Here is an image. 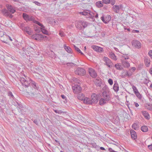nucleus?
Returning a JSON list of instances; mask_svg holds the SVG:
<instances>
[{
    "mask_svg": "<svg viewBox=\"0 0 152 152\" xmlns=\"http://www.w3.org/2000/svg\"><path fill=\"white\" fill-rule=\"evenodd\" d=\"M104 88L105 90L102 94V98L99 101V104L100 105H103L107 103L110 99V93L108 88L106 86H105Z\"/></svg>",
    "mask_w": 152,
    "mask_h": 152,
    "instance_id": "nucleus-1",
    "label": "nucleus"
},
{
    "mask_svg": "<svg viewBox=\"0 0 152 152\" xmlns=\"http://www.w3.org/2000/svg\"><path fill=\"white\" fill-rule=\"evenodd\" d=\"M24 77H21L20 80L21 83L23 86H24L26 87H28V88H30L31 89V88L30 86H29V85L31 83L33 87L34 88H37L36 83L35 82L30 80L28 78H27L25 76Z\"/></svg>",
    "mask_w": 152,
    "mask_h": 152,
    "instance_id": "nucleus-2",
    "label": "nucleus"
},
{
    "mask_svg": "<svg viewBox=\"0 0 152 152\" xmlns=\"http://www.w3.org/2000/svg\"><path fill=\"white\" fill-rule=\"evenodd\" d=\"M103 60L105 62L104 64L106 65L108 68H110L113 66V64L111 60L108 57L104 56L103 58Z\"/></svg>",
    "mask_w": 152,
    "mask_h": 152,
    "instance_id": "nucleus-3",
    "label": "nucleus"
},
{
    "mask_svg": "<svg viewBox=\"0 0 152 152\" xmlns=\"http://www.w3.org/2000/svg\"><path fill=\"white\" fill-rule=\"evenodd\" d=\"M99 96V94H97L95 93H93L91 97V99L92 102V103H96L98 101V97Z\"/></svg>",
    "mask_w": 152,
    "mask_h": 152,
    "instance_id": "nucleus-4",
    "label": "nucleus"
},
{
    "mask_svg": "<svg viewBox=\"0 0 152 152\" xmlns=\"http://www.w3.org/2000/svg\"><path fill=\"white\" fill-rule=\"evenodd\" d=\"M76 74L78 75H83L86 73L85 70L83 68H77L75 71Z\"/></svg>",
    "mask_w": 152,
    "mask_h": 152,
    "instance_id": "nucleus-5",
    "label": "nucleus"
},
{
    "mask_svg": "<svg viewBox=\"0 0 152 152\" xmlns=\"http://www.w3.org/2000/svg\"><path fill=\"white\" fill-rule=\"evenodd\" d=\"M23 18L26 21H32L34 20V17L29 15L25 13H23Z\"/></svg>",
    "mask_w": 152,
    "mask_h": 152,
    "instance_id": "nucleus-6",
    "label": "nucleus"
},
{
    "mask_svg": "<svg viewBox=\"0 0 152 152\" xmlns=\"http://www.w3.org/2000/svg\"><path fill=\"white\" fill-rule=\"evenodd\" d=\"M132 43L133 46L137 48H140L141 47V43L137 40H134L132 41Z\"/></svg>",
    "mask_w": 152,
    "mask_h": 152,
    "instance_id": "nucleus-7",
    "label": "nucleus"
},
{
    "mask_svg": "<svg viewBox=\"0 0 152 152\" xmlns=\"http://www.w3.org/2000/svg\"><path fill=\"white\" fill-rule=\"evenodd\" d=\"M73 92L75 93H78L81 91L82 88L81 87L78 85H75L72 87Z\"/></svg>",
    "mask_w": 152,
    "mask_h": 152,
    "instance_id": "nucleus-8",
    "label": "nucleus"
},
{
    "mask_svg": "<svg viewBox=\"0 0 152 152\" xmlns=\"http://www.w3.org/2000/svg\"><path fill=\"white\" fill-rule=\"evenodd\" d=\"M88 72L90 75L92 77L95 78L97 76V74L95 71L92 68L88 69Z\"/></svg>",
    "mask_w": 152,
    "mask_h": 152,
    "instance_id": "nucleus-9",
    "label": "nucleus"
},
{
    "mask_svg": "<svg viewBox=\"0 0 152 152\" xmlns=\"http://www.w3.org/2000/svg\"><path fill=\"white\" fill-rule=\"evenodd\" d=\"M91 48L94 50L99 53L102 52L103 51L102 48L95 45H92Z\"/></svg>",
    "mask_w": 152,
    "mask_h": 152,
    "instance_id": "nucleus-10",
    "label": "nucleus"
},
{
    "mask_svg": "<svg viewBox=\"0 0 152 152\" xmlns=\"http://www.w3.org/2000/svg\"><path fill=\"white\" fill-rule=\"evenodd\" d=\"M6 7L8 10L11 13H14L15 12V9L14 7L9 5L6 4Z\"/></svg>",
    "mask_w": 152,
    "mask_h": 152,
    "instance_id": "nucleus-11",
    "label": "nucleus"
},
{
    "mask_svg": "<svg viewBox=\"0 0 152 152\" xmlns=\"http://www.w3.org/2000/svg\"><path fill=\"white\" fill-rule=\"evenodd\" d=\"M121 8V6H118L116 5H114L113 7V11L116 13H119Z\"/></svg>",
    "mask_w": 152,
    "mask_h": 152,
    "instance_id": "nucleus-12",
    "label": "nucleus"
},
{
    "mask_svg": "<svg viewBox=\"0 0 152 152\" xmlns=\"http://www.w3.org/2000/svg\"><path fill=\"white\" fill-rule=\"evenodd\" d=\"M23 30L24 31H25L28 34L31 35L32 33V31L29 27H25L23 29Z\"/></svg>",
    "mask_w": 152,
    "mask_h": 152,
    "instance_id": "nucleus-13",
    "label": "nucleus"
},
{
    "mask_svg": "<svg viewBox=\"0 0 152 152\" xmlns=\"http://www.w3.org/2000/svg\"><path fill=\"white\" fill-rule=\"evenodd\" d=\"M94 82L97 86H100L102 83L101 81V79L99 77H97L94 80Z\"/></svg>",
    "mask_w": 152,
    "mask_h": 152,
    "instance_id": "nucleus-14",
    "label": "nucleus"
},
{
    "mask_svg": "<svg viewBox=\"0 0 152 152\" xmlns=\"http://www.w3.org/2000/svg\"><path fill=\"white\" fill-rule=\"evenodd\" d=\"M83 102L85 104H92V102L91 101V99L87 97H85L84 98L83 100Z\"/></svg>",
    "mask_w": 152,
    "mask_h": 152,
    "instance_id": "nucleus-15",
    "label": "nucleus"
},
{
    "mask_svg": "<svg viewBox=\"0 0 152 152\" xmlns=\"http://www.w3.org/2000/svg\"><path fill=\"white\" fill-rule=\"evenodd\" d=\"M130 132L132 138L133 140L136 139L137 136L136 132L133 130H131Z\"/></svg>",
    "mask_w": 152,
    "mask_h": 152,
    "instance_id": "nucleus-16",
    "label": "nucleus"
},
{
    "mask_svg": "<svg viewBox=\"0 0 152 152\" xmlns=\"http://www.w3.org/2000/svg\"><path fill=\"white\" fill-rule=\"evenodd\" d=\"M1 12L3 15L6 17H8L9 12L7 10L5 9H3L1 10Z\"/></svg>",
    "mask_w": 152,
    "mask_h": 152,
    "instance_id": "nucleus-17",
    "label": "nucleus"
},
{
    "mask_svg": "<svg viewBox=\"0 0 152 152\" xmlns=\"http://www.w3.org/2000/svg\"><path fill=\"white\" fill-rule=\"evenodd\" d=\"M47 37L45 36H43L40 34H37V39L38 41H40L42 39Z\"/></svg>",
    "mask_w": 152,
    "mask_h": 152,
    "instance_id": "nucleus-18",
    "label": "nucleus"
},
{
    "mask_svg": "<svg viewBox=\"0 0 152 152\" xmlns=\"http://www.w3.org/2000/svg\"><path fill=\"white\" fill-rule=\"evenodd\" d=\"M122 64L126 68H128L130 66L129 63L126 60H123L122 61Z\"/></svg>",
    "mask_w": 152,
    "mask_h": 152,
    "instance_id": "nucleus-19",
    "label": "nucleus"
},
{
    "mask_svg": "<svg viewBox=\"0 0 152 152\" xmlns=\"http://www.w3.org/2000/svg\"><path fill=\"white\" fill-rule=\"evenodd\" d=\"M64 48L65 50L69 53H72V50L70 47L69 46H67L66 44L64 45Z\"/></svg>",
    "mask_w": 152,
    "mask_h": 152,
    "instance_id": "nucleus-20",
    "label": "nucleus"
},
{
    "mask_svg": "<svg viewBox=\"0 0 152 152\" xmlns=\"http://www.w3.org/2000/svg\"><path fill=\"white\" fill-rule=\"evenodd\" d=\"M109 57L110 58L115 61H116L117 59V57L115 56V54L111 52L110 53Z\"/></svg>",
    "mask_w": 152,
    "mask_h": 152,
    "instance_id": "nucleus-21",
    "label": "nucleus"
},
{
    "mask_svg": "<svg viewBox=\"0 0 152 152\" xmlns=\"http://www.w3.org/2000/svg\"><path fill=\"white\" fill-rule=\"evenodd\" d=\"M84 95L82 93H79L77 95V98L80 100H83L84 98H85Z\"/></svg>",
    "mask_w": 152,
    "mask_h": 152,
    "instance_id": "nucleus-22",
    "label": "nucleus"
},
{
    "mask_svg": "<svg viewBox=\"0 0 152 152\" xmlns=\"http://www.w3.org/2000/svg\"><path fill=\"white\" fill-rule=\"evenodd\" d=\"M89 11V10H85L83 12H80L79 14L83 15H88V16Z\"/></svg>",
    "mask_w": 152,
    "mask_h": 152,
    "instance_id": "nucleus-23",
    "label": "nucleus"
},
{
    "mask_svg": "<svg viewBox=\"0 0 152 152\" xmlns=\"http://www.w3.org/2000/svg\"><path fill=\"white\" fill-rule=\"evenodd\" d=\"M142 113L144 117L146 118L147 119L149 118L150 116L147 112L145 111H142Z\"/></svg>",
    "mask_w": 152,
    "mask_h": 152,
    "instance_id": "nucleus-24",
    "label": "nucleus"
},
{
    "mask_svg": "<svg viewBox=\"0 0 152 152\" xmlns=\"http://www.w3.org/2000/svg\"><path fill=\"white\" fill-rule=\"evenodd\" d=\"M113 88L115 92H117L118 91L119 87L118 84L117 83H114L113 86Z\"/></svg>",
    "mask_w": 152,
    "mask_h": 152,
    "instance_id": "nucleus-25",
    "label": "nucleus"
},
{
    "mask_svg": "<svg viewBox=\"0 0 152 152\" xmlns=\"http://www.w3.org/2000/svg\"><path fill=\"white\" fill-rule=\"evenodd\" d=\"M96 4V6L98 7H101L103 6V2L100 1H97Z\"/></svg>",
    "mask_w": 152,
    "mask_h": 152,
    "instance_id": "nucleus-26",
    "label": "nucleus"
},
{
    "mask_svg": "<svg viewBox=\"0 0 152 152\" xmlns=\"http://www.w3.org/2000/svg\"><path fill=\"white\" fill-rule=\"evenodd\" d=\"M81 23V21L77 22L76 25L77 28L79 29H81L82 27Z\"/></svg>",
    "mask_w": 152,
    "mask_h": 152,
    "instance_id": "nucleus-27",
    "label": "nucleus"
},
{
    "mask_svg": "<svg viewBox=\"0 0 152 152\" xmlns=\"http://www.w3.org/2000/svg\"><path fill=\"white\" fill-rule=\"evenodd\" d=\"M123 74H124V75H122L123 77H125L126 76L130 77L132 75V74L130 73H128V72L126 71H124L122 73Z\"/></svg>",
    "mask_w": 152,
    "mask_h": 152,
    "instance_id": "nucleus-28",
    "label": "nucleus"
},
{
    "mask_svg": "<svg viewBox=\"0 0 152 152\" xmlns=\"http://www.w3.org/2000/svg\"><path fill=\"white\" fill-rule=\"evenodd\" d=\"M115 67L116 69L119 70H121L123 69V67H122L121 65L118 63L116 64H115Z\"/></svg>",
    "mask_w": 152,
    "mask_h": 152,
    "instance_id": "nucleus-29",
    "label": "nucleus"
},
{
    "mask_svg": "<svg viewBox=\"0 0 152 152\" xmlns=\"http://www.w3.org/2000/svg\"><path fill=\"white\" fill-rule=\"evenodd\" d=\"M101 20H102V21L105 23H107V22L109 20H110L111 19V17L110 16H109L108 17V19L107 20H106V21H105L104 17L102 16L101 18Z\"/></svg>",
    "mask_w": 152,
    "mask_h": 152,
    "instance_id": "nucleus-30",
    "label": "nucleus"
},
{
    "mask_svg": "<svg viewBox=\"0 0 152 152\" xmlns=\"http://www.w3.org/2000/svg\"><path fill=\"white\" fill-rule=\"evenodd\" d=\"M141 129L142 132H146L148 131V128L147 126H143L141 127Z\"/></svg>",
    "mask_w": 152,
    "mask_h": 152,
    "instance_id": "nucleus-31",
    "label": "nucleus"
},
{
    "mask_svg": "<svg viewBox=\"0 0 152 152\" xmlns=\"http://www.w3.org/2000/svg\"><path fill=\"white\" fill-rule=\"evenodd\" d=\"M74 48L75 49V50L79 53H81V55H83V53L75 45H74Z\"/></svg>",
    "mask_w": 152,
    "mask_h": 152,
    "instance_id": "nucleus-32",
    "label": "nucleus"
},
{
    "mask_svg": "<svg viewBox=\"0 0 152 152\" xmlns=\"http://www.w3.org/2000/svg\"><path fill=\"white\" fill-rule=\"evenodd\" d=\"M144 61L146 66L147 67L148 66L150 65V60L146 58L145 59Z\"/></svg>",
    "mask_w": 152,
    "mask_h": 152,
    "instance_id": "nucleus-33",
    "label": "nucleus"
},
{
    "mask_svg": "<svg viewBox=\"0 0 152 152\" xmlns=\"http://www.w3.org/2000/svg\"><path fill=\"white\" fill-rule=\"evenodd\" d=\"M81 21L82 23L81 24L82 25V26L84 28L87 27V22L84 21Z\"/></svg>",
    "mask_w": 152,
    "mask_h": 152,
    "instance_id": "nucleus-34",
    "label": "nucleus"
},
{
    "mask_svg": "<svg viewBox=\"0 0 152 152\" xmlns=\"http://www.w3.org/2000/svg\"><path fill=\"white\" fill-rule=\"evenodd\" d=\"M94 17V13L91 12V11H90L88 14V17L93 19Z\"/></svg>",
    "mask_w": 152,
    "mask_h": 152,
    "instance_id": "nucleus-35",
    "label": "nucleus"
},
{
    "mask_svg": "<svg viewBox=\"0 0 152 152\" xmlns=\"http://www.w3.org/2000/svg\"><path fill=\"white\" fill-rule=\"evenodd\" d=\"M34 23H35L38 24L39 26H40L42 28H45V26L41 23H40L39 22L35 20L34 21Z\"/></svg>",
    "mask_w": 152,
    "mask_h": 152,
    "instance_id": "nucleus-36",
    "label": "nucleus"
},
{
    "mask_svg": "<svg viewBox=\"0 0 152 152\" xmlns=\"http://www.w3.org/2000/svg\"><path fill=\"white\" fill-rule=\"evenodd\" d=\"M41 31L42 32L45 34H48V31L45 29V28H42L41 29Z\"/></svg>",
    "mask_w": 152,
    "mask_h": 152,
    "instance_id": "nucleus-37",
    "label": "nucleus"
},
{
    "mask_svg": "<svg viewBox=\"0 0 152 152\" xmlns=\"http://www.w3.org/2000/svg\"><path fill=\"white\" fill-rule=\"evenodd\" d=\"M132 128L136 130L138 129V127H137V124H134L132 126Z\"/></svg>",
    "mask_w": 152,
    "mask_h": 152,
    "instance_id": "nucleus-38",
    "label": "nucleus"
},
{
    "mask_svg": "<svg viewBox=\"0 0 152 152\" xmlns=\"http://www.w3.org/2000/svg\"><path fill=\"white\" fill-rule=\"evenodd\" d=\"M103 3L105 4H107L111 2L110 0H102Z\"/></svg>",
    "mask_w": 152,
    "mask_h": 152,
    "instance_id": "nucleus-39",
    "label": "nucleus"
},
{
    "mask_svg": "<svg viewBox=\"0 0 152 152\" xmlns=\"http://www.w3.org/2000/svg\"><path fill=\"white\" fill-rule=\"evenodd\" d=\"M66 65L68 66H75V64L72 62L67 63H66Z\"/></svg>",
    "mask_w": 152,
    "mask_h": 152,
    "instance_id": "nucleus-40",
    "label": "nucleus"
},
{
    "mask_svg": "<svg viewBox=\"0 0 152 152\" xmlns=\"http://www.w3.org/2000/svg\"><path fill=\"white\" fill-rule=\"evenodd\" d=\"M31 94V95L32 96L34 97H37L38 95V94H37L35 92L32 93Z\"/></svg>",
    "mask_w": 152,
    "mask_h": 152,
    "instance_id": "nucleus-41",
    "label": "nucleus"
},
{
    "mask_svg": "<svg viewBox=\"0 0 152 152\" xmlns=\"http://www.w3.org/2000/svg\"><path fill=\"white\" fill-rule=\"evenodd\" d=\"M53 110L56 113L58 114H61L63 113V112L61 110H55L54 109Z\"/></svg>",
    "mask_w": 152,
    "mask_h": 152,
    "instance_id": "nucleus-42",
    "label": "nucleus"
},
{
    "mask_svg": "<svg viewBox=\"0 0 152 152\" xmlns=\"http://www.w3.org/2000/svg\"><path fill=\"white\" fill-rule=\"evenodd\" d=\"M31 38L33 39H35L36 40H37V34H34L32 35L31 36Z\"/></svg>",
    "mask_w": 152,
    "mask_h": 152,
    "instance_id": "nucleus-43",
    "label": "nucleus"
},
{
    "mask_svg": "<svg viewBox=\"0 0 152 152\" xmlns=\"http://www.w3.org/2000/svg\"><path fill=\"white\" fill-rule=\"evenodd\" d=\"M8 96L10 97H11L13 99H14V96L12 93L11 92H9L8 93Z\"/></svg>",
    "mask_w": 152,
    "mask_h": 152,
    "instance_id": "nucleus-44",
    "label": "nucleus"
},
{
    "mask_svg": "<svg viewBox=\"0 0 152 152\" xmlns=\"http://www.w3.org/2000/svg\"><path fill=\"white\" fill-rule=\"evenodd\" d=\"M59 34L61 37H63L65 36V34L64 33L63 31H60Z\"/></svg>",
    "mask_w": 152,
    "mask_h": 152,
    "instance_id": "nucleus-45",
    "label": "nucleus"
},
{
    "mask_svg": "<svg viewBox=\"0 0 152 152\" xmlns=\"http://www.w3.org/2000/svg\"><path fill=\"white\" fill-rule=\"evenodd\" d=\"M33 3L38 6H40L42 4L41 3L37 1H34Z\"/></svg>",
    "mask_w": 152,
    "mask_h": 152,
    "instance_id": "nucleus-46",
    "label": "nucleus"
},
{
    "mask_svg": "<svg viewBox=\"0 0 152 152\" xmlns=\"http://www.w3.org/2000/svg\"><path fill=\"white\" fill-rule=\"evenodd\" d=\"M122 57L124 58L125 60L128 59L129 58V56L127 55H124Z\"/></svg>",
    "mask_w": 152,
    "mask_h": 152,
    "instance_id": "nucleus-47",
    "label": "nucleus"
},
{
    "mask_svg": "<svg viewBox=\"0 0 152 152\" xmlns=\"http://www.w3.org/2000/svg\"><path fill=\"white\" fill-rule=\"evenodd\" d=\"M108 82L111 85H112L113 84V81L111 79H109L108 80Z\"/></svg>",
    "mask_w": 152,
    "mask_h": 152,
    "instance_id": "nucleus-48",
    "label": "nucleus"
},
{
    "mask_svg": "<svg viewBox=\"0 0 152 152\" xmlns=\"http://www.w3.org/2000/svg\"><path fill=\"white\" fill-rule=\"evenodd\" d=\"M132 88L134 90V93H135L136 92L138 91L137 89V88L135 86H133L132 87Z\"/></svg>",
    "mask_w": 152,
    "mask_h": 152,
    "instance_id": "nucleus-49",
    "label": "nucleus"
},
{
    "mask_svg": "<svg viewBox=\"0 0 152 152\" xmlns=\"http://www.w3.org/2000/svg\"><path fill=\"white\" fill-rule=\"evenodd\" d=\"M14 65H12V64H10L9 65H8V69H10V68H11L12 69H13L14 68Z\"/></svg>",
    "mask_w": 152,
    "mask_h": 152,
    "instance_id": "nucleus-50",
    "label": "nucleus"
},
{
    "mask_svg": "<svg viewBox=\"0 0 152 152\" xmlns=\"http://www.w3.org/2000/svg\"><path fill=\"white\" fill-rule=\"evenodd\" d=\"M4 32L3 31H0V37H2L4 35Z\"/></svg>",
    "mask_w": 152,
    "mask_h": 152,
    "instance_id": "nucleus-51",
    "label": "nucleus"
},
{
    "mask_svg": "<svg viewBox=\"0 0 152 152\" xmlns=\"http://www.w3.org/2000/svg\"><path fill=\"white\" fill-rule=\"evenodd\" d=\"M33 122L36 125H38L39 122V121L37 119L34 120Z\"/></svg>",
    "mask_w": 152,
    "mask_h": 152,
    "instance_id": "nucleus-52",
    "label": "nucleus"
},
{
    "mask_svg": "<svg viewBox=\"0 0 152 152\" xmlns=\"http://www.w3.org/2000/svg\"><path fill=\"white\" fill-rule=\"evenodd\" d=\"M135 94L138 97H140L141 96L140 94L139 93L138 91H137V92H136V93Z\"/></svg>",
    "mask_w": 152,
    "mask_h": 152,
    "instance_id": "nucleus-53",
    "label": "nucleus"
},
{
    "mask_svg": "<svg viewBox=\"0 0 152 152\" xmlns=\"http://www.w3.org/2000/svg\"><path fill=\"white\" fill-rule=\"evenodd\" d=\"M111 4L112 5H113L115 3V0H110Z\"/></svg>",
    "mask_w": 152,
    "mask_h": 152,
    "instance_id": "nucleus-54",
    "label": "nucleus"
},
{
    "mask_svg": "<svg viewBox=\"0 0 152 152\" xmlns=\"http://www.w3.org/2000/svg\"><path fill=\"white\" fill-rule=\"evenodd\" d=\"M148 54L149 56L152 58V50H150L148 52Z\"/></svg>",
    "mask_w": 152,
    "mask_h": 152,
    "instance_id": "nucleus-55",
    "label": "nucleus"
},
{
    "mask_svg": "<svg viewBox=\"0 0 152 152\" xmlns=\"http://www.w3.org/2000/svg\"><path fill=\"white\" fill-rule=\"evenodd\" d=\"M136 69V68L135 67H132L131 68V69H130V71H132L133 72H134Z\"/></svg>",
    "mask_w": 152,
    "mask_h": 152,
    "instance_id": "nucleus-56",
    "label": "nucleus"
},
{
    "mask_svg": "<svg viewBox=\"0 0 152 152\" xmlns=\"http://www.w3.org/2000/svg\"><path fill=\"white\" fill-rule=\"evenodd\" d=\"M148 148L150 150H152V143L151 145L148 146Z\"/></svg>",
    "mask_w": 152,
    "mask_h": 152,
    "instance_id": "nucleus-57",
    "label": "nucleus"
},
{
    "mask_svg": "<svg viewBox=\"0 0 152 152\" xmlns=\"http://www.w3.org/2000/svg\"><path fill=\"white\" fill-rule=\"evenodd\" d=\"M132 32L133 33H139V31L138 30H134L132 31Z\"/></svg>",
    "mask_w": 152,
    "mask_h": 152,
    "instance_id": "nucleus-58",
    "label": "nucleus"
},
{
    "mask_svg": "<svg viewBox=\"0 0 152 152\" xmlns=\"http://www.w3.org/2000/svg\"><path fill=\"white\" fill-rule=\"evenodd\" d=\"M8 17H9L10 18H12L13 17V16L12 15L10 14V12L9 13V14L8 15Z\"/></svg>",
    "mask_w": 152,
    "mask_h": 152,
    "instance_id": "nucleus-59",
    "label": "nucleus"
},
{
    "mask_svg": "<svg viewBox=\"0 0 152 152\" xmlns=\"http://www.w3.org/2000/svg\"><path fill=\"white\" fill-rule=\"evenodd\" d=\"M61 97L62 98L64 99H65L66 98V96L64 95H61Z\"/></svg>",
    "mask_w": 152,
    "mask_h": 152,
    "instance_id": "nucleus-60",
    "label": "nucleus"
},
{
    "mask_svg": "<svg viewBox=\"0 0 152 152\" xmlns=\"http://www.w3.org/2000/svg\"><path fill=\"white\" fill-rule=\"evenodd\" d=\"M135 106L136 107H137L139 106V104L135 102Z\"/></svg>",
    "mask_w": 152,
    "mask_h": 152,
    "instance_id": "nucleus-61",
    "label": "nucleus"
},
{
    "mask_svg": "<svg viewBox=\"0 0 152 152\" xmlns=\"http://www.w3.org/2000/svg\"><path fill=\"white\" fill-rule=\"evenodd\" d=\"M150 73L152 75V67L151 68L150 70Z\"/></svg>",
    "mask_w": 152,
    "mask_h": 152,
    "instance_id": "nucleus-62",
    "label": "nucleus"
},
{
    "mask_svg": "<svg viewBox=\"0 0 152 152\" xmlns=\"http://www.w3.org/2000/svg\"><path fill=\"white\" fill-rule=\"evenodd\" d=\"M113 150L111 148H109V151L111 152Z\"/></svg>",
    "mask_w": 152,
    "mask_h": 152,
    "instance_id": "nucleus-63",
    "label": "nucleus"
},
{
    "mask_svg": "<svg viewBox=\"0 0 152 152\" xmlns=\"http://www.w3.org/2000/svg\"><path fill=\"white\" fill-rule=\"evenodd\" d=\"M53 22L55 24H56V25H57L58 24V22L54 20Z\"/></svg>",
    "mask_w": 152,
    "mask_h": 152,
    "instance_id": "nucleus-64",
    "label": "nucleus"
}]
</instances>
